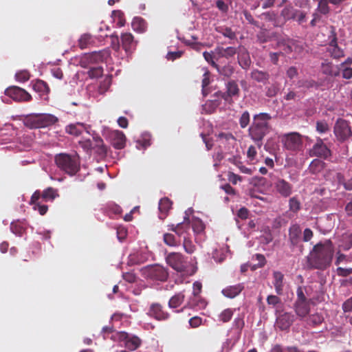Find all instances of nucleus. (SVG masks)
<instances>
[{
	"mask_svg": "<svg viewBox=\"0 0 352 352\" xmlns=\"http://www.w3.org/2000/svg\"><path fill=\"white\" fill-rule=\"evenodd\" d=\"M122 338L125 340V346L131 351L136 350L141 345L142 341L138 336H131L127 333H123Z\"/></svg>",
	"mask_w": 352,
	"mask_h": 352,
	"instance_id": "30",
	"label": "nucleus"
},
{
	"mask_svg": "<svg viewBox=\"0 0 352 352\" xmlns=\"http://www.w3.org/2000/svg\"><path fill=\"white\" fill-rule=\"evenodd\" d=\"M166 261L172 268L177 272H184L186 268V261L181 253H170L166 257Z\"/></svg>",
	"mask_w": 352,
	"mask_h": 352,
	"instance_id": "11",
	"label": "nucleus"
},
{
	"mask_svg": "<svg viewBox=\"0 0 352 352\" xmlns=\"http://www.w3.org/2000/svg\"><path fill=\"white\" fill-rule=\"evenodd\" d=\"M244 289L243 283H238L234 285H229L222 289V294L228 298H234L239 296Z\"/></svg>",
	"mask_w": 352,
	"mask_h": 352,
	"instance_id": "26",
	"label": "nucleus"
},
{
	"mask_svg": "<svg viewBox=\"0 0 352 352\" xmlns=\"http://www.w3.org/2000/svg\"><path fill=\"white\" fill-rule=\"evenodd\" d=\"M58 118L50 113H32L25 116L23 123L30 129H40L56 124Z\"/></svg>",
	"mask_w": 352,
	"mask_h": 352,
	"instance_id": "3",
	"label": "nucleus"
},
{
	"mask_svg": "<svg viewBox=\"0 0 352 352\" xmlns=\"http://www.w3.org/2000/svg\"><path fill=\"white\" fill-rule=\"evenodd\" d=\"M334 254V247L331 240L316 244L310 252L308 265L312 269L324 270L330 267Z\"/></svg>",
	"mask_w": 352,
	"mask_h": 352,
	"instance_id": "1",
	"label": "nucleus"
},
{
	"mask_svg": "<svg viewBox=\"0 0 352 352\" xmlns=\"http://www.w3.org/2000/svg\"><path fill=\"white\" fill-rule=\"evenodd\" d=\"M270 352H300L295 346L284 347L280 344H275L272 346Z\"/></svg>",
	"mask_w": 352,
	"mask_h": 352,
	"instance_id": "47",
	"label": "nucleus"
},
{
	"mask_svg": "<svg viewBox=\"0 0 352 352\" xmlns=\"http://www.w3.org/2000/svg\"><path fill=\"white\" fill-rule=\"evenodd\" d=\"M324 167V163L320 159L314 160L309 166L310 170L314 173L321 171Z\"/></svg>",
	"mask_w": 352,
	"mask_h": 352,
	"instance_id": "49",
	"label": "nucleus"
},
{
	"mask_svg": "<svg viewBox=\"0 0 352 352\" xmlns=\"http://www.w3.org/2000/svg\"><path fill=\"white\" fill-rule=\"evenodd\" d=\"M58 197V191L52 187H49L42 192V199L45 201H53Z\"/></svg>",
	"mask_w": 352,
	"mask_h": 352,
	"instance_id": "42",
	"label": "nucleus"
},
{
	"mask_svg": "<svg viewBox=\"0 0 352 352\" xmlns=\"http://www.w3.org/2000/svg\"><path fill=\"white\" fill-rule=\"evenodd\" d=\"M272 275V283L275 289V292L278 295H282L283 294L284 289V275L279 271H274Z\"/></svg>",
	"mask_w": 352,
	"mask_h": 352,
	"instance_id": "31",
	"label": "nucleus"
},
{
	"mask_svg": "<svg viewBox=\"0 0 352 352\" xmlns=\"http://www.w3.org/2000/svg\"><path fill=\"white\" fill-rule=\"evenodd\" d=\"M305 288L302 287H298L296 290V300L295 302H301V301H311V300L308 299L305 294Z\"/></svg>",
	"mask_w": 352,
	"mask_h": 352,
	"instance_id": "60",
	"label": "nucleus"
},
{
	"mask_svg": "<svg viewBox=\"0 0 352 352\" xmlns=\"http://www.w3.org/2000/svg\"><path fill=\"white\" fill-rule=\"evenodd\" d=\"M216 31L221 34L223 36L234 40L236 38V34L231 28L226 26H219L216 28Z\"/></svg>",
	"mask_w": 352,
	"mask_h": 352,
	"instance_id": "40",
	"label": "nucleus"
},
{
	"mask_svg": "<svg viewBox=\"0 0 352 352\" xmlns=\"http://www.w3.org/2000/svg\"><path fill=\"white\" fill-rule=\"evenodd\" d=\"M271 118V116L267 113H260L254 115L253 117V122L248 131L252 139L257 142V146L259 148L261 146L260 142L269 133V121Z\"/></svg>",
	"mask_w": 352,
	"mask_h": 352,
	"instance_id": "2",
	"label": "nucleus"
},
{
	"mask_svg": "<svg viewBox=\"0 0 352 352\" xmlns=\"http://www.w3.org/2000/svg\"><path fill=\"white\" fill-rule=\"evenodd\" d=\"M226 92L219 91L214 93V96L221 97V98L229 103L232 102V98H239L240 95V89L236 80H228L226 84Z\"/></svg>",
	"mask_w": 352,
	"mask_h": 352,
	"instance_id": "7",
	"label": "nucleus"
},
{
	"mask_svg": "<svg viewBox=\"0 0 352 352\" xmlns=\"http://www.w3.org/2000/svg\"><path fill=\"white\" fill-rule=\"evenodd\" d=\"M324 320L322 314L319 313H315L309 316L307 323V324L312 327H317L320 325Z\"/></svg>",
	"mask_w": 352,
	"mask_h": 352,
	"instance_id": "38",
	"label": "nucleus"
},
{
	"mask_svg": "<svg viewBox=\"0 0 352 352\" xmlns=\"http://www.w3.org/2000/svg\"><path fill=\"white\" fill-rule=\"evenodd\" d=\"M217 69L218 70L219 73L221 75H222L225 77H227V78L230 77L233 74L234 71L233 66H232L230 65H226L221 67H220L218 65V69Z\"/></svg>",
	"mask_w": 352,
	"mask_h": 352,
	"instance_id": "50",
	"label": "nucleus"
},
{
	"mask_svg": "<svg viewBox=\"0 0 352 352\" xmlns=\"http://www.w3.org/2000/svg\"><path fill=\"white\" fill-rule=\"evenodd\" d=\"M238 63L244 69H247L251 65V59L247 49L243 46H239L237 51Z\"/></svg>",
	"mask_w": 352,
	"mask_h": 352,
	"instance_id": "24",
	"label": "nucleus"
},
{
	"mask_svg": "<svg viewBox=\"0 0 352 352\" xmlns=\"http://www.w3.org/2000/svg\"><path fill=\"white\" fill-rule=\"evenodd\" d=\"M142 273L147 278L162 282L168 277L167 269L160 265L147 266L142 270Z\"/></svg>",
	"mask_w": 352,
	"mask_h": 352,
	"instance_id": "6",
	"label": "nucleus"
},
{
	"mask_svg": "<svg viewBox=\"0 0 352 352\" xmlns=\"http://www.w3.org/2000/svg\"><path fill=\"white\" fill-rule=\"evenodd\" d=\"M310 302L311 301H301L295 302L294 304V309L296 315L300 318H305L310 311Z\"/></svg>",
	"mask_w": 352,
	"mask_h": 352,
	"instance_id": "27",
	"label": "nucleus"
},
{
	"mask_svg": "<svg viewBox=\"0 0 352 352\" xmlns=\"http://www.w3.org/2000/svg\"><path fill=\"white\" fill-rule=\"evenodd\" d=\"M234 311L232 309H226L219 314V319L223 322H228L231 320Z\"/></svg>",
	"mask_w": 352,
	"mask_h": 352,
	"instance_id": "52",
	"label": "nucleus"
},
{
	"mask_svg": "<svg viewBox=\"0 0 352 352\" xmlns=\"http://www.w3.org/2000/svg\"><path fill=\"white\" fill-rule=\"evenodd\" d=\"M213 97L214 98V99L206 101L203 105V109L207 113H214L217 107L221 104V100H219L220 97H217V96H214V94L213 95Z\"/></svg>",
	"mask_w": 352,
	"mask_h": 352,
	"instance_id": "34",
	"label": "nucleus"
},
{
	"mask_svg": "<svg viewBox=\"0 0 352 352\" xmlns=\"http://www.w3.org/2000/svg\"><path fill=\"white\" fill-rule=\"evenodd\" d=\"M204 59L211 65L214 68L218 69V65L214 61V55L212 52H204L203 53Z\"/></svg>",
	"mask_w": 352,
	"mask_h": 352,
	"instance_id": "63",
	"label": "nucleus"
},
{
	"mask_svg": "<svg viewBox=\"0 0 352 352\" xmlns=\"http://www.w3.org/2000/svg\"><path fill=\"white\" fill-rule=\"evenodd\" d=\"M151 144V135L149 133H144L140 139L136 141V147L146 149Z\"/></svg>",
	"mask_w": 352,
	"mask_h": 352,
	"instance_id": "39",
	"label": "nucleus"
},
{
	"mask_svg": "<svg viewBox=\"0 0 352 352\" xmlns=\"http://www.w3.org/2000/svg\"><path fill=\"white\" fill-rule=\"evenodd\" d=\"M30 75L26 70L20 71L15 75L16 80L21 82L28 81L30 79Z\"/></svg>",
	"mask_w": 352,
	"mask_h": 352,
	"instance_id": "58",
	"label": "nucleus"
},
{
	"mask_svg": "<svg viewBox=\"0 0 352 352\" xmlns=\"http://www.w3.org/2000/svg\"><path fill=\"white\" fill-rule=\"evenodd\" d=\"M11 231L19 236H21L25 231L24 228L19 222H12L10 225Z\"/></svg>",
	"mask_w": 352,
	"mask_h": 352,
	"instance_id": "55",
	"label": "nucleus"
},
{
	"mask_svg": "<svg viewBox=\"0 0 352 352\" xmlns=\"http://www.w3.org/2000/svg\"><path fill=\"white\" fill-rule=\"evenodd\" d=\"M330 37L331 38L327 49L328 52H329L331 57L336 59L343 57L344 56V52L343 50L338 46L337 36L333 27H331Z\"/></svg>",
	"mask_w": 352,
	"mask_h": 352,
	"instance_id": "15",
	"label": "nucleus"
},
{
	"mask_svg": "<svg viewBox=\"0 0 352 352\" xmlns=\"http://www.w3.org/2000/svg\"><path fill=\"white\" fill-rule=\"evenodd\" d=\"M304 50L303 45L300 43V42L294 40V45H292V52H294L296 56L294 58H296L298 56L302 54Z\"/></svg>",
	"mask_w": 352,
	"mask_h": 352,
	"instance_id": "61",
	"label": "nucleus"
},
{
	"mask_svg": "<svg viewBox=\"0 0 352 352\" xmlns=\"http://www.w3.org/2000/svg\"><path fill=\"white\" fill-rule=\"evenodd\" d=\"M91 129L90 125H87L82 122H76L74 124H70L65 128V131L67 133L78 137L82 134L83 132H86L89 134V129Z\"/></svg>",
	"mask_w": 352,
	"mask_h": 352,
	"instance_id": "18",
	"label": "nucleus"
},
{
	"mask_svg": "<svg viewBox=\"0 0 352 352\" xmlns=\"http://www.w3.org/2000/svg\"><path fill=\"white\" fill-rule=\"evenodd\" d=\"M191 226L194 233L196 234H201L205 230V225L200 219L193 220Z\"/></svg>",
	"mask_w": 352,
	"mask_h": 352,
	"instance_id": "48",
	"label": "nucleus"
},
{
	"mask_svg": "<svg viewBox=\"0 0 352 352\" xmlns=\"http://www.w3.org/2000/svg\"><path fill=\"white\" fill-rule=\"evenodd\" d=\"M352 247V232L346 234L343 236V248L344 250H349Z\"/></svg>",
	"mask_w": 352,
	"mask_h": 352,
	"instance_id": "62",
	"label": "nucleus"
},
{
	"mask_svg": "<svg viewBox=\"0 0 352 352\" xmlns=\"http://www.w3.org/2000/svg\"><path fill=\"white\" fill-rule=\"evenodd\" d=\"M148 314L158 320H167L170 316L169 314L164 309L160 303L151 304L148 310Z\"/></svg>",
	"mask_w": 352,
	"mask_h": 352,
	"instance_id": "19",
	"label": "nucleus"
},
{
	"mask_svg": "<svg viewBox=\"0 0 352 352\" xmlns=\"http://www.w3.org/2000/svg\"><path fill=\"white\" fill-rule=\"evenodd\" d=\"M164 242L168 246L175 247L180 244V239L171 233H165L163 236Z\"/></svg>",
	"mask_w": 352,
	"mask_h": 352,
	"instance_id": "41",
	"label": "nucleus"
},
{
	"mask_svg": "<svg viewBox=\"0 0 352 352\" xmlns=\"http://www.w3.org/2000/svg\"><path fill=\"white\" fill-rule=\"evenodd\" d=\"M274 186L276 191L284 197H287L292 193V184L283 179H278Z\"/></svg>",
	"mask_w": 352,
	"mask_h": 352,
	"instance_id": "23",
	"label": "nucleus"
},
{
	"mask_svg": "<svg viewBox=\"0 0 352 352\" xmlns=\"http://www.w3.org/2000/svg\"><path fill=\"white\" fill-rule=\"evenodd\" d=\"M330 150L323 141L318 138L314 145L311 154H328Z\"/></svg>",
	"mask_w": 352,
	"mask_h": 352,
	"instance_id": "36",
	"label": "nucleus"
},
{
	"mask_svg": "<svg viewBox=\"0 0 352 352\" xmlns=\"http://www.w3.org/2000/svg\"><path fill=\"white\" fill-rule=\"evenodd\" d=\"M89 56L88 54H84L81 58H80V62H79V65L80 67H83V68H90L91 67V66L93 64L91 58H89Z\"/></svg>",
	"mask_w": 352,
	"mask_h": 352,
	"instance_id": "56",
	"label": "nucleus"
},
{
	"mask_svg": "<svg viewBox=\"0 0 352 352\" xmlns=\"http://www.w3.org/2000/svg\"><path fill=\"white\" fill-rule=\"evenodd\" d=\"M168 230L175 232L179 239L181 238L184 239L185 236H188L189 235L188 232L190 228L189 217H185L183 222L179 223L177 225H168Z\"/></svg>",
	"mask_w": 352,
	"mask_h": 352,
	"instance_id": "14",
	"label": "nucleus"
},
{
	"mask_svg": "<svg viewBox=\"0 0 352 352\" xmlns=\"http://www.w3.org/2000/svg\"><path fill=\"white\" fill-rule=\"evenodd\" d=\"M279 91V87L277 83H273L267 87L266 96L267 97L275 96Z\"/></svg>",
	"mask_w": 352,
	"mask_h": 352,
	"instance_id": "59",
	"label": "nucleus"
},
{
	"mask_svg": "<svg viewBox=\"0 0 352 352\" xmlns=\"http://www.w3.org/2000/svg\"><path fill=\"white\" fill-rule=\"evenodd\" d=\"M292 45L294 39H283L277 42V47L281 49V55H287L292 53Z\"/></svg>",
	"mask_w": 352,
	"mask_h": 352,
	"instance_id": "35",
	"label": "nucleus"
},
{
	"mask_svg": "<svg viewBox=\"0 0 352 352\" xmlns=\"http://www.w3.org/2000/svg\"><path fill=\"white\" fill-rule=\"evenodd\" d=\"M219 50V54L221 57L230 58L237 53L238 48L236 49L234 47H221Z\"/></svg>",
	"mask_w": 352,
	"mask_h": 352,
	"instance_id": "44",
	"label": "nucleus"
},
{
	"mask_svg": "<svg viewBox=\"0 0 352 352\" xmlns=\"http://www.w3.org/2000/svg\"><path fill=\"white\" fill-rule=\"evenodd\" d=\"M104 135L115 148L122 149L125 146L126 137L122 131L108 130Z\"/></svg>",
	"mask_w": 352,
	"mask_h": 352,
	"instance_id": "9",
	"label": "nucleus"
},
{
	"mask_svg": "<svg viewBox=\"0 0 352 352\" xmlns=\"http://www.w3.org/2000/svg\"><path fill=\"white\" fill-rule=\"evenodd\" d=\"M334 133L338 140L344 141L351 135V128L347 121L343 119H338L334 126Z\"/></svg>",
	"mask_w": 352,
	"mask_h": 352,
	"instance_id": "12",
	"label": "nucleus"
},
{
	"mask_svg": "<svg viewBox=\"0 0 352 352\" xmlns=\"http://www.w3.org/2000/svg\"><path fill=\"white\" fill-rule=\"evenodd\" d=\"M183 247L185 252L188 254H192L196 250V246L188 236H185L183 239Z\"/></svg>",
	"mask_w": 352,
	"mask_h": 352,
	"instance_id": "46",
	"label": "nucleus"
},
{
	"mask_svg": "<svg viewBox=\"0 0 352 352\" xmlns=\"http://www.w3.org/2000/svg\"><path fill=\"white\" fill-rule=\"evenodd\" d=\"M207 305L208 302L204 298L200 295H197L190 296L184 307L199 311L205 309Z\"/></svg>",
	"mask_w": 352,
	"mask_h": 352,
	"instance_id": "21",
	"label": "nucleus"
},
{
	"mask_svg": "<svg viewBox=\"0 0 352 352\" xmlns=\"http://www.w3.org/2000/svg\"><path fill=\"white\" fill-rule=\"evenodd\" d=\"M57 166L70 175L76 174L80 168L79 155H56Z\"/></svg>",
	"mask_w": 352,
	"mask_h": 352,
	"instance_id": "5",
	"label": "nucleus"
},
{
	"mask_svg": "<svg viewBox=\"0 0 352 352\" xmlns=\"http://www.w3.org/2000/svg\"><path fill=\"white\" fill-rule=\"evenodd\" d=\"M301 239V229L297 224L292 225L289 230V241L292 248L298 245Z\"/></svg>",
	"mask_w": 352,
	"mask_h": 352,
	"instance_id": "25",
	"label": "nucleus"
},
{
	"mask_svg": "<svg viewBox=\"0 0 352 352\" xmlns=\"http://www.w3.org/2000/svg\"><path fill=\"white\" fill-rule=\"evenodd\" d=\"M329 3H330L329 0H318L316 11L320 12L321 14H328L330 12Z\"/></svg>",
	"mask_w": 352,
	"mask_h": 352,
	"instance_id": "45",
	"label": "nucleus"
},
{
	"mask_svg": "<svg viewBox=\"0 0 352 352\" xmlns=\"http://www.w3.org/2000/svg\"><path fill=\"white\" fill-rule=\"evenodd\" d=\"M294 316L292 313H284L276 319V325L281 330H287L293 324Z\"/></svg>",
	"mask_w": 352,
	"mask_h": 352,
	"instance_id": "22",
	"label": "nucleus"
},
{
	"mask_svg": "<svg viewBox=\"0 0 352 352\" xmlns=\"http://www.w3.org/2000/svg\"><path fill=\"white\" fill-rule=\"evenodd\" d=\"M122 46L126 53H131L135 47L133 36L131 33H123L121 35Z\"/></svg>",
	"mask_w": 352,
	"mask_h": 352,
	"instance_id": "29",
	"label": "nucleus"
},
{
	"mask_svg": "<svg viewBox=\"0 0 352 352\" xmlns=\"http://www.w3.org/2000/svg\"><path fill=\"white\" fill-rule=\"evenodd\" d=\"M172 201L167 197L160 199L159 202L160 218L164 219L166 217L168 212L171 208Z\"/></svg>",
	"mask_w": 352,
	"mask_h": 352,
	"instance_id": "32",
	"label": "nucleus"
},
{
	"mask_svg": "<svg viewBox=\"0 0 352 352\" xmlns=\"http://www.w3.org/2000/svg\"><path fill=\"white\" fill-rule=\"evenodd\" d=\"M87 74L91 78H98L102 76L103 68L101 66L90 67Z\"/></svg>",
	"mask_w": 352,
	"mask_h": 352,
	"instance_id": "51",
	"label": "nucleus"
},
{
	"mask_svg": "<svg viewBox=\"0 0 352 352\" xmlns=\"http://www.w3.org/2000/svg\"><path fill=\"white\" fill-rule=\"evenodd\" d=\"M93 64H98L106 60L111 55L110 50L104 49L100 51H95L88 54Z\"/></svg>",
	"mask_w": 352,
	"mask_h": 352,
	"instance_id": "28",
	"label": "nucleus"
},
{
	"mask_svg": "<svg viewBox=\"0 0 352 352\" xmlns=\"http://www.w3.org/2000/svg\"><path fill=\"white\" fill-rule=\"evenodd\" d=\"M314 80H300L298 81L297 87L298 88L309 89L314 86Z\"/></svg>",
	"mask_w": 352,
	"mask_h": 352,
	"instance_id": "64",
	"label": "nucleus"
},
{
	"mask_svg": "<svg viewBox=\"0 0 352 352\" xmlns=\"http://www.w3.org/2000/svg\"><path fill=\"white\" fill-rule=\"evenodd\" d=\"M5 94L15 102H27L32 100V96L24 89L11 86L5 90Z\"/></svg>",
	"mask_w": 352,
	"mask_h": 352,
	"instance_id": "8",
	"label": "nucleus"
},
{
	"mask_svg": "<svg viewBox=\"0 0 352 352\" xmlns=\"http://www.w3.org/2000/svg\"><path fill=\"white\" fill-rule=\"evenodd\" d=\"M283 141L285 148L292 151H296L302 146V135L296 132L284 135Z\"/></svg>",
	"mask_w": 352,
	"mask_h": 352,
	"instance_id": "10",
	"label": "nucleus"
},
{
	"mask_svg": "<svg viewBox=\"0 0 352 352\" xmlns=\"http://www.w3.org/2000/svg\"><path fill=\"white\" fill-rule=\"evenodd\" d=\"M33 89L38 94L40 98L45 101L49 100L50 89L48 85L42 80H36L32 85Z\"/></svg>",
	"mask_w": 352,
	"mask_h": 352,
	"instance_id": "20",
	"label": "nucleus"
},
{
	"mask_svg": "<svg viewBox=\"0 0 352 352\" xmlns=\"http://www.w3.org/2000/svg\"><path fill=\"white\" fill-rule=\"evenodd\" d=\"M316 131L320 133H324L329 131V126L327 122L322 121H317L316 122Z\"/></svg>",
	"mask_w": 352,
	"mask_h": 352,
	"instance_id": "57",
	"label": "nucleus"
},
{
	"mask_svg": "<svg viewBox=\"0 0 352 352\" xmlns=\"http://www.w3.org/2000/svg\"><path fill=\"white\" fill-rule=\"evenodd\" d=\"M250 77L252 80L265 85L270 79V74L267 72L253 69L250 73Z\"/></svg>",
	"mask_w": 352,
	"mask_h": 352,
	"instance_id": "33",
	"label": "nucleus"
},
{
	"mask_svg": "<svg viewBox=\"0 0 352 352\" xmlns=\"http://www.w3.org/2000/svg\"><path fill=\"white\" fill-rule=\"evenodd\" d=\"M92 36L90 34L85 33L81 35L78 40V46L81 50L87 48L91 43Z\"/></svg>",
	"mask_w": 352,
	"mask_h": 352,
	"instance_id": "43",
	"label": "nucleus"
},
{
	"mask_svg": "<svg viewBox=\"0 0 352 352\" xmlns=\"http://www.w3.org/2000/svg\"><path fill=\"white\" fill-rule=\"evenodd\" d=\"M321 72L323 74L329 77H338L341 72L340 65H334L329 60H324L321 64Z\"/></svg>",
	"mask_w": 352,
	"mask_h": 352,
	"instance_id": "17",
	"label": "nucleus"
},
{
	"mask_svg": "<svg viewBox=\"0 0 352 352\" xmlns=\"http://www.w3.org/2000/svg\"><path fill=\"white\" fill-rule=\"evenodd\" d=\"M215 137L219 146L225 149L230 150L236 144V139L230 132H220Z\"/></svg>",
	"mask_w": 352,
	"mask_h": 352,
	"instance_id": "13",
	"label": "nucleus"
},
{
	"mask_svg": "<svg viewBox=\"0 0 352 352\" xmlns=\"http://www.w3.org/2000/svg\"><path fill=\"white\" fill-rule=\"evenodd\" d=\"M250 115L248 111H245L243 112L241 116L239 118V124L241 128L245 129L250 124Z\"/></svg>",
	"mask_w": 352,
	"mask_h": 352,
	"instance_id": "54",
	"label": "nucleus"
},
{
	"mask_svg": "<svg viewBox=\"0 0 352 352\" xmlns=\"http://www.w3.org/2000/svg\"><path fill=\"white\" fill-rule=\"evenodd\" d=\"M289 207L290 211L296 213L300 209V202L296 197H293L289 200Z\"/></svg>",
	"mask_w": 352,
	"mask_h": 352,
	"instance_id": "53",
	"label": "nucleus"
},
{
	"mask_svg": "<svg viewBox=\"0 0 352 352\" xmlns=\"http://www.w3.org/2000/svg\"><path fill=\"white\" fill-rule=\"evenodd\" d=\"M185 296L183 292H179L170 298L168 301L170 308H177L184 301Z\"/></svg>",
	"mask_w": 352,
	"mask_h": 352,
	"instance_id": "37",
	"label": "nucleus"
},
{
	"mask_svg": "<svg viewBox=\"0 0 352 352\" xmlns=\"http://www.w3.org/2000/svg\"><path fill=\"white\" fill-rule=\"evenodd\" d=\"M296 9L292 6L287 5L285 6L280 12V16L275 21L274 25L281 27L285 24L287 21L295 19Z\"/></svg>",
	"mask_w": 352,
	"mask_h": 352,
	"instance_id": "16",
	"label": "nucleus"
},
{
	"mask_svg": "<svg viewBox=\"0 0 352 352\" xmlns=\"http://www.w3.org/2000/svg\"><path fill=\"white\" fill-rule=\"evenodd\" d=\"M83 151L94 153L95 154H107L109 147L104 143L103 140L97 134L93 135V139H82L78 142Z\"/></svg>",
	"mask_w": 352,
	"mask_h": 352,
	"instance_id": "4",
	"label": "nucleus"
}]
</instances>
